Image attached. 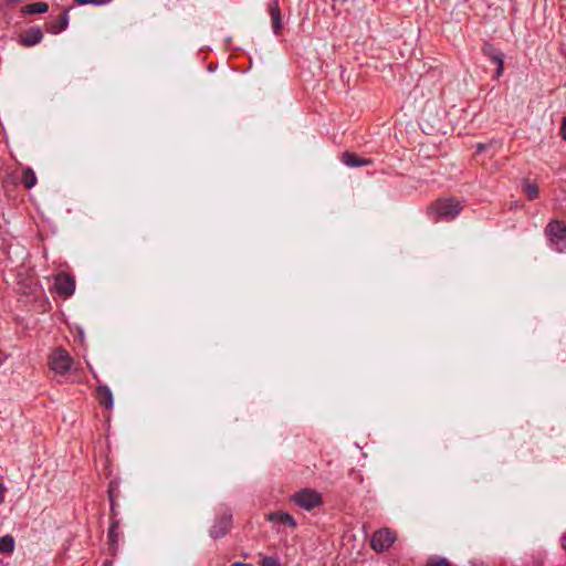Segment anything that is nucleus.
Returning <instances> with one entry per match:
<instances>
[{
	"label": "nucleus",
	"instance_id": "12",
	"mask_svg": "<svg viewBox=\"0 0 566 566\" xmlns=\"http://www.w3.org/2000/svg\"><path fill=\"white\" fill-rule=\"evenodd\" d=\"M342 161L348 167H360L373 164L370 158L359 157L355 153L345 151L342 156Z\"/></svg>",
	"mask_w": 566,
	"mask_h": 566
},
{
	"label": "nucleus",
	"instance_id": "25",
	"mask_svg": "<svg viewBox=\"0 0 566 566\" xmlns=\"http://www.w3.org/2000/svg\"><path fill=\"white\" fill-rule=\"evenodd\" d=\"M559 135H560L562 139L566 142V116L563 117V119H562Z\"/></svg>",
	"mask_w": 566,
	"mask_h": 566
},
{
	"label": "nucleus",
	"instance_id": "9",
	"mask_svg": "<svg viewBox=\"0 0 566 566\" xmlns=\"http://www.w3.org/2000/svg\"><path fill=\"white\" fill-rule=\"evenodd\" d=\"M69 25L67 10L61 12L57 17L51 19L45 23V31L52 34H59L64 31Z\"/></svg>",
	"mask_w": 566,
	"mask_h": 566
},
{
	"label": "nucleus",
	"instance_id": "21",
	"mask_svg": "<svg viewBox=\"0 0 566 566\" xmlns=\"http://www.w3.org/2000/svg\"><path fill=\"white\" fill-rule=\"evenodd\" d=\"M119 494V485L118 482L115 480L109 481L108 488H107V495L109 502H116V497Z\"/></svg>",
	"mask_w": 566,
	"mask_h": 566
},
{
	"label": "nucleus",
	"instance_id": "11",
	"mask_svg": "<svg viewBox=\"0 0 566 566\" xmlns=\"http://www.w3.org/2000/svg\"><path fill=\"white\" fill-rule=\"evenodd\" d=\"M95 398L106 410H111L114 405L113 394L106 385H99L95 389Z\"/></svg>",
	"mask_w": 566,
	"mask_h": 566
},
{
	"label": "nucleus",
	"instance_id": "20",
	"mask_svg": "<svg viewBox=\"0 0 566 566\" xmlns=\"http://www.w3.org/2000/svg\"><path fill=\"white\" fill-rule=\"evenodd\" d=\"M118 528H119V521L113 520L111 522V526H109L108 534H107L108 542H109L111 546H113V547L116 545V543L118 541Z\"/></svg>",
	"mask_w": 566,
	"mask_h": 566
},
{
	"label": "nucleus",
	"instance_id": "24",
	"mask_svg": "<svg viewBox=\"0 0 566 566\" xmlns=\"http://www.w3.org/2000/svg\"><path fill=\"white\" fill-rule=\"evenodd\" d=\"M111 0H74L77 4H95V6H103L108 3Z\"/></svg>",
	"mask_w": 566,
	"mask_h": 566
},
{
	"label": "nucleus",
	"instance_id": "27",
	"mask_svg": "<svg viewBox=\"0 0 566 566\" xmlns=\"http://www.w3.org/2000/svg\"><path fill=\"white\" fill-rule=\"evenodd\" d=\"M488 147H489V145H488V144L479 143V144L476 145V153H482V151H484Z\"/></svg>",
	"mask_w": 566,
	"mask_h": 566
},
{
	"label": "nucleus",
	"instance_id": "22",
	"mask_svg": "<svg viewBox=\"0 0 566 566\" xmlns=\"http://www.w3.org/2000/svg\"><path fill=\"white\" fill-rule=\"evenodd\" d=\"M427 566H453L451 562H449L444 557L440 556H430L427 557Z\"/></svg>",
	"mask_w": 566,
	"mask_h": 566
},
{
	"label": "nucleus",
	"instance_id": "26",
	"mask_svg": "<svg viewBox=\"0 0 566 566\" xmlns=\"http://www.w3.org/2000/svg\"><path fill=\"white\" fill-rule=\"evenodd\" d=\"M109 503H111V518L113 521V520H115V516L117 515L116 502H109Z\"/></svg>",
	"mask_w": 566,
	"mask_h": 566
},
{
	"label": "nucleus",
	"instance_id": "10",
	"mask_svg": "<svg viewBox=\"0 0 566 566\" xmlns=\"http://www.w3.org/2000/svg\"><path fill=\"white\" fill-rule=\"evenodd\" d=\"M269 14L271 17L272 30L275 35H280L283 30L281 9L277 0H272L269 3Z\"/></svg>",
	"mask_w": 566,
	"mask_h": 566
},
{
	"label": "nucleus",
	"instance_id": "13",
	"mask_svg": "<svg viewBox=\"0 0 566 566\" xmlns=\"http://www.w3.org/2000/svg\"><path fill=\"white\" fill-rule=\"evenodd\" d=\"M43 33L39 28H30L21 35V43L24 46H33L41 42Z\"/></svg>",
	"mask_w": 566,
	"mask_h": 566
},
{
	"label": "nucleus",
	"instance_id": "15",
	"mask_svg": "<svg viewBox=\"0 0 566 566\" xmlns=\"http://www.w3.org/2000/svg\"><path fill=\"white\" fill-rule=\"evenodd\" d=\"M432 61L433 63L427 62V77L430 76L434 84L436 82L441 81L444 67L441 63H437L436 59H433Z\"/></svg>",
	"mask_w": 566,
	"mask_h": 566
},
{
	"label": "nucleus",
	"instance_id": "30",
	"mask_svg": "<svg viewBox=\"0 0 566 566\" xmlns=\"http://www.w3.org/2000/svg\"><path fill=\"white\" fill-rule=\"evenodd\" d=\"M231 566H252V565L251 564H245V563L237 562V563H233Z\"/></svg>",
	"mask_w": 566,
	"mask_h": 566
},
{
	"label": "nucleus",
	"instance_id": "19",
	"mask_svg": "<svg viewBox=\"0 0 566 566\" xmlns=\"http://www.w3.org/2000/svg\"><path fill=\"white\" fill-rule=\"evenodd\" d=\"M14 551V538L11 535L0 537V553L12 554Z\"/></svg>",
	"mask_w": 566,
	"mask_h": 566
},
{
	"label": "nucleus",
	"instance_id": "14",
	"mask_svg": "<svg viewBox=\"0 0 566 566\" xmlns=\"http://www.w3.org/2000/svg\"><path fill=\"white\" fill-rule=\"evenodd\" d=\"M268 520L271 522L279 523V524L287 525L292 528L296 527V522H295L294 517L286 512H281V511L271 512L268 515Z\"/></svg>",
	"mask_w": 566,
	"mask_h": 566
},
{
	"label": "nucleus",
	"instance_id": "1",
	"mask_svg": "<svg viewBox=\"0 0 566 566\" xmlns=\"http://www.w3.org/2000/svg\"><path fill=\"white\" fill-rule=\"evenodd\" d=\"M462 205L454 198H439L436 200L429 209L427 214L434 222H450L454 220L461 212Z\"/></svg>",
	"mask_w": 566,
	"mask_h": 566
},
{
	"label": "nucleus",
	"instance_id": "28",
	"mask_svg": "<svg viewBox=\"0 0 566 566\" xmlns=\"http://www.w3.org/2000/svg\"><path fill=\"white\" fill-rule=\"evenodd\" d=\"M4 493H6V488L3 486L2 483H0V504L3 503V501H4Z\"/></svg>",
	"mask_w": 566,
	"mask_h": 566
},
{
	"label": "nucleus",
	"instance_id": "16",
	"mask_svg": "<svg viewBox=\"0 0 566 566\" xmlns=\"http://www.w3.org/2000/svg\"><path fill=\"white\" fill-rule=\"evenodd\" d=\"M36 176L32 168L27 167L22 171L21 182L27 189H31L36 185Z\"/></svg>",
	"mask_w": 566,
	"mask_h": 566
},
{
	"label": "nucleus",
	"instance_id": "3",
	"mask_svg": "<svg viewBox=\"0 0 566 566\" xmlns=\"http://www.w3.org/2000/svg\"><path fill=\"white\" fill-rule=\"evenodd\" d=\"M48 365L56 375L64 376L70 371L73 358L66 349L56 347L49 355Z\"/></svg>",
	"mask_w": 566,
	"mask_h": 566
},
{
	"label": "nucleus",
	"instance_id": "23",
	"mask_svg": "<svg viewBox=\"0 0 566 566\" xmlns=\"http://www.w3.org/2000/svg\"><path fill=\"white\" fill-rule=\"evenodd\" d=\"M260 566H281L277 557L264 556L259 563Z\"/></svg>",
	"mask_w": 566,
	"mask_h": 566
},
{
	"label": "nucleus",
	"instance_id": "2",
	"mask_svg": "<svg viewBox=\"0 0 566 566\" xmlns=\"http://www.w3.org/2000/svg\"><path fill=\"white\" fill-rule=\"evenodd\" d=\"M545 235L549 245L558 253L566 252V224L553 219L545 227Z\"/></svg>",
	"mask_w": 566,
	"mask_h": 566
},
{
	"label": "nucleus",
	"instance_id": "5",
	"mask_svg": "<svg viewBox=\"0 0 566 566\" xmlns=\"http://www.w3.org/2000/svg\"><path fill=\"white\" fill-rule=\"evenodd\" d=\"M232 526V513L226 509L218 514L213 525L210 528V536L212 538H220L226 536Z\"/></svg>",
	"mask_w": 566,
	"mask_h": 566
},
{
	"label": "nucleus",
	"instance_id": "4",
	"mask_svg": "<svg viewBox=\"0 0 566 566\" xmlns=\"http://www.w3.org/2000/svg\"><path fill=\"white\" fill-rule=\"evenodd\" d=\"M292 501L306 511L323 505V497L319 492L313 489H302L292 495Z\"/></svg>",
	"mask_w": 566,
	"mask_h": 566
},
{
	"label": "nucleus",
	"instance_id": "7",
	"mask_svg": "<svg viewBox=\"0 0 566 566\" xmlns=\"http://www.w3.org/2000/svg\"><path fill=\"white\" fill-rule=\"evenodd\" d=\"M54 287L64 298L70 297L75 291V280L69 273L62 272L55 276Z\"/></svg>",
	"mask_w": 566,
	"mask_h": 566
},
{
	"label": "nucleus",
	"instance_id": "8",
	"mask_svg": "<svg viewBox=\"0 0 566 566\" xmlns=\"http://www.w3.org/2000/svg\"><path fill=\"white\" fill-rule=\"evenodd\" d=\"M482 53L489 57L493 63L496 64V71L494 76L499 78L503 74V53L494 48L491 43H485L482 46Z\"/></svg>",
	"mask_w": 566,
	"mask_h": 566
},
{
	"label": "nucleus",
	"instance_id": "6",
	"mask_svg": "<svg viewBox=\"0 0 566 566\" xmlns=\"http://www.w3.org/2000/svg\"><path fill=\"white\" fill-rule=\"evenodd\" d=\"M396 535L394 532H391L389 528H381L376 531L370 539V546L374 551L381 553L395 543Z\"/></svg>",
	"mask_w": 566,
	"mask_h": 566
},
{
	"label": "nucleus",
	"instance_id": "18",
	"mask_svg": "<svg viewBox=\"0 0 566 566\" xmlns=\"http://www.w3.org/2000/svg\"><path fill=\"white\" fill-rule=\"evenodd\" d=\"M522 190L528 200H534L538 197V187L536 184L531 182L528 179L523 180Z\"/></svg>",
	"mask_w": 566,
	"mask_h": 566
},
{
	"label": "nucleus",
	"instance_id": "17",
	"mask_svg": "<svg viewBox=\"0 0 566 566\" xmlns=\"http://www.w3.org/2000/svg\"><path fill=\"white\" fill-rule=\"evenodd\" d=\"M49 10L46 2L38 1L23 7V12L28 14L44 13Z\"/></svg>",
	"mask_w": 566,
	"mask_h": 566
},
{
	"label": "nucleus",
	"instance_id": "29",
	"mask_svg": "<svg viewBox=\"0 0 566 566\" xmlns=\"http://www.w3.org/2000/svg\"><path fill=\"white\" fill-rule=\"evenodd\" d=\"M560 546L566 553V532L560 536Z\"/></svg>",
	"mask_w": 566,
	"mask_h": 566
}]
</instances>
